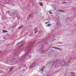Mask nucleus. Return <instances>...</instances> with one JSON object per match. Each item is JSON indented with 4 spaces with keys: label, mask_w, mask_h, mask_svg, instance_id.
I'll return each mask as SVG.
<instances>
[{
    "label": "nucleus",
    "mask_w": 76,
    "mask_h": 76,
    "mask_svg": "<svg viewBox=\"0 0 76 76\" xmlns=\"http://www.w3.org/2000/svg\"><path fill=\"white\" fill-rule=\"evenodd\" d=\"M63 3L64 4V3H65V2H63Z\"/></svg>",
    "instance_id": "nucleus-18"
},
{
    "label": "nucleus",
    "mask_w": 76,
    "mask_h": 76,
    "mask_svg": "<svg viewBox=\"0 0 76 76\" xmlns=\"http://www.w3.org/2000/svg\"><path fill=\"white\" fill-rule=\"evenodd\" d=\"M48 23H50V22H48Z\"/></svg>",
    "instance_id": "nucleus-21"
},
{
    "label": "nucleus",
    "mask_w": 76,
    "mask_h": 76,
    "mask_svg": "<svg viewBox=\"0 0 76 76\" xmlns=\"http://www.w3.org/2000/svg\"><path fill=\"white\" fill-rule=\"evenodd\" d=\"M25 69H23V71H25Z\"/></svg>",
    "instance_id": "nucleus-19"
},
{
    "label": "nucleus",
    "mask_w": 76,
    "mask_h": 76,
    "mask_svg": "<svg viewBox=\"0 0 76 76\" xmlns=\"http://www.w3.org/2000/svg\"><path fill=\"white\" fill-rule=\"evenodd\" d=\"M39 71L40 73H43L44 72V69H41Z\"/></svg>",
    "instance_id": "nucleus-5"
},
{
    "label": "nucleus",
    "mask_w": 76,
    "mask_h": 76,
    "mask_svg": "<svg viewBox=\"0 0 76 76\" xmlns=\"http://www.w3.org/2000/svg\"><path fill=\"white\" fill-rule=\"evenodd\" d=\"M50 14H52V13L51 12H50Z\"/></svg>",
    "instance_id": "nucleus-17"
},
{
    "label": "nucleus",
    "mask_w": 76,
    "mask_h": 76,
    "mask_svg": "<svg viewBox=\"0 0 76 76\" xmlns=\"http://www.w3.org/2000/svg\"><path fill=\"white\" fill-rule=\"evenodd\" d=\"M12 28H13V26H12Z\"/></svg>",
    "instance_id": "nucleus-22"
},
{
    "label": "nucleus",
    "mask_w": 76,
    "mask_h": 76,
    "mask_svg": "<svg viewBox=\"0 0 76 76\" xmlns=\"http://www.w3.org/2000/svg\"><path fill=\"white\" fill-rule=\"evenodd\" d=\"M61 12H62L63 13H64V12H65L63 10H61Z\"/></svg>",
    "instance_id": "nucleus-12"
},
{
    "label": "nucleus",
    "mask_w": 76,
    "mask_h": 76,
    "mask_svg": "<svg viewBox=\"0 0 76 76\" xmlns=\"http://www.w3.org/2000/svg\"><path fill=\"white\" fill-rule=\"evenodd\" d=\"M22 43V42H21V43H19V44H18L17 45H20V44H21Z\"/></svg>",
    "instance_id": "nucleus-13"
},
{
    "label": "nucleus",
    "mask_w": 76,
    "mask_h": 76,
    "mask_svg": "<svg viewBox=\"0 0 76 76\" xmlns=\"http://www.w3.org/2000/svg\"><path fill=\"white\" fill-rule=\"evenodd\" d=\"M23 27V26L22 25L20 27H19L18 29H21V28H22Z\"/></svg>",
    "instance_id": "nucleus-7"
},
{
    "label": "nucleus",
    "mask_w": 76,
    "mask_h": 76,
    "mask_svg": "<svg viewBox=\"0 0 76 76\" xmlns=\"http://www.w3.org/2000/svg\"><path fill=\"white\" fill-rule=\"evenodd\" d=\"M30 17H29V18H30Z\"/></svg>",
    "instance_id": "nucleus-23"
},
{
    "label": "nucleus",
    "mask_w": 76,
    "mask_h": 76,
    "mask_svg": "<svg viewBox=\"0 0 76 76\" xmlns=\"http://www.w3.org/2000/svg\"><path fill=\"white\" fill-rule=\"evenodd\" d=\"M58 12H61V10H58Z\"/></svg>",
    "instance_id": "nucleus-11"
},
{
    "label": "nucleus",
    "mask_w": 76,
    "mask_h": 76,
    "mask_svg": "<svg viewBox=\"0 0 76 76\" xmlns=\"http://www.w3.org/2000/svg\"><path fill=\"white\" fill-rule=\"evenodd\" d=\"M52 48H54V49H56V50H59V51H61V48H56V47H53Z\"/></svg>",
    "instance_id": "nucleus-4"
},
{
    "label": "nucleus",
    "mask_w": 76,
    "mask_h": 76,
    "mask_svg": "<svg viewBox=\"0 0 76 76\" xmlns=\"http://www.w3.org/2000/svg\"><path fill=\"white\" fill-rule=\"evenodd\" d=\"M29 18V19H32V17H31V18Z\"/></svg>",
    "instance_id": "nucleus-14"
},
{
    "label": "nucleus",
    "mask_w": 76,
    "mask_h": 76,
    "mask_svg": "<svg viewBox=\"0 0 76 76\" xmlns=\"http://www.w3.org/2000/svg\"><path fill=\"white\" fill-rule=\"evenodd\" d=\"M44 69H45V66H44L42 67L41 69L44 70Z\"/></svg>",
    "instance_id": "nucleus-10"
},
{
    "label": "nucleus",
    "mask_w": 76,
    "mask_h": 76,
    "mask_svg": "<svg viewBox=\"0 0 76 76\" xmlns=\"http://www.w3.org/2000/svg\"><path fill=\"white\" fill-rule=\"evenodd\" d=\"M47 23H48V22H46V23H45V24H47Z\"/></svg>",
    "instance_id": "nucleus-15"
},
{
    "label": "nucleus",
    "mask_w": 76,
    "mask_h": 76,
    "mask_svg": "<svg viewBox=\"0 0 76 76\" xmlns=\"http://www.w3.org/2000/svg\"><path fill=\"white\" fill-rule=\"evenodd\" d=\"M65 3H67V2H65Z\"/></svg>",
    "instance_id": "nucleus-20"
},
{
    "label": "nucleus",
    "mask_w": 76,
    "mask_h": 76,
    "mask_svg": "<svg viewBox=\"0 0 76 76\" xmlns=\"http://www.w3.org/2000/svg\"><path fill=\"white\" fill-rule=\"evenodd\" d=\"M3 32H4V33H5V32H7V31L6 30H4L3 31Z\"/></svg>",
    "instance_id": "nucleus-9"
},
{
    "label": "nucleus",
    "mask_w": 76,
    "mask_h": 76,
    "mask_svg": "<svg viewBox=\"0 0 76 76\" xmlns=\"http://www.w3.org/2000/svg\"><path fill=\"white\" fill-rule=\"evenodd\" d=\"M34 31H35L34 34H36L37 32H38V28H37L34 29Z\"/></svg>",
    "instance_id": "nucleus-3"
},
{
    "label": "nucleus",
    "mask_w": 76,
    "mask_h": 76,
    "mask_svg": "<svg viewBox=\"0 0 76 76\" xmlns=\"http://www.w3.org/2000/svg\"><path fill=\"white\" fill-rule=\"evenodd\" d=\"M23 42V40H22V42H21L22 43V42Z\"/></svg>",
    "instance_id": "nucleus-16"
},
{
    "label": "nucleus",
    "mask_w": 76,
    "mask_h": 76,
    "mask_svg": "<svg viewBox=\"0 0 76 76\" xmlns=\"http://www.w3.org/2000/svg\"><path fill=\"white\" fill-rule=\"evenodd\" d=\"M39 4L40 6H43V5L42 4L41 2H39Z\"/></svg>",
    "instance_id": "nucleus-6"
},
{
    "label": "nucleus",
    "mask_w": 76,
    "mask_h": 76,
    "mask_svg": "<svg viewBox=\"0 0 76 76\" xmlns=\"http://www.w3.org/2000/svg\"><path fill=\"white\" fill-rule=\"evenodd\" d=\"M51 26V24H49L47 26Z\"/></svg>",
    "instance_id": "nucleus-8"
},
{
    "label": "nucleus",
    "mask_w": 76,
    "mask_h": 76,
    "mask_svg": "<svg viewBox=\"0 0 76 76\" xmlns=\"http://www.w3.org/2000/svg\"><path fill=\"white\" fill-rule=\"evenodd\" d=\"M36 64H37V63L35 62H33V63L31 64L29 67V69H32V68L35 67L36 66Z\"/></svg>",
    "instance_id": "nucleus-2"
},
{
    "label": "nucleus",
    "mask_w": 76,
    "mask_h": 76,
    "mask_svg": "<svg viewBox=\"0 0 76 76\" xmlns=\"http://www.w3.org/2000/svg\"><path fill=\"white\" fill-rule=\"evenodd\" d=\"M33 45L32 43H31L30 44L28 45L26 47V48H27V51L26 53V56H28V55L30 53H31V48L33 47Z\"/></svg>",
    "instance_id": "nucleus-1"
}]
</instances>
